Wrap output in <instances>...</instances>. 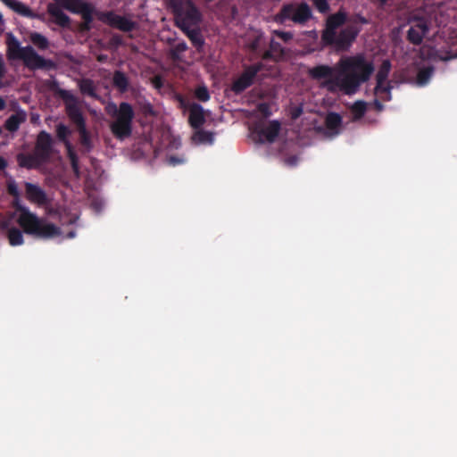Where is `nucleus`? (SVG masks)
Masks as SVG:
<instances>
[{"mask_svg": "<svg viewBox=\"0 0 457 457\" xmlns=\"http://www.w3.org/2000/svg\"><path fill=\"white\" fill-rule=\"evenodd\" d=\"M434 72L432 66H428L420 69L417 74V81L420 85H425L428 82Z\"/></svg>", "mask_w": 457, "mask_h": 457, "instance_id": "31", "label": "nucleus"}, {"mask_svg": "<svg viewBox=\"0 0 457 457\" xmlns=\"http://www.w3.org/2000/svg\"><path fill=\"white\" fill-rule=\"evenodd\" d=\"M74 235H75V233H74V232H71V233L69 234V237H74Z\"/></svg>", "mask_w": 457, "mask_h": 457, "instance_id": "50", "label": "nucleus"}, {"mask_svg": "<svg viewBox=\"0 0 457 457\" xmlns=\"http://www.w3.org/2000/svg\"><path fill=\"white\" fill-rule=\"evenodd\" d=\"M312 3L321 13H325L329 10L328 0H312Z\"/></svg>", "mask_w": 457, "mask_h": 457, "instance_id": "38", "label": "nucleus"}, {"mask_svg": "<svg viewBox=\"0 0 457 457\" xmlns=\"http://www.w3.org/2000/svg\"><path fill=\"white\" fill-rule=\"evenodd\" d=\"M67 157L69 158V161L71 162V166L72 169V171L76 178L80 177V170H79V157L75 151L68 153Z\"/></svg>", "mask_w": 457, "mask_h": 457, "instance_id": "34", "label": "nucleus"}, {"mask_svg": "<svg viewBox=\"0 0 457 457\" xmlns=\"http://www.w3.org/2000/svg\"><path fill=\"white\" fill-rule=\"evenodd\" d=\"M170 162L172 164L179 163V161L176 157H170Z\"/></svg>", "mask_w": 457, "mask_h": 457, "instance_id": "48", "label": "nucleus"}, {"mask_svg": "<svg viewBox=\"0 0 457 457\" xmlns=\"http://www.w3.org/2000/svg\"><path fill=\"white\" fill-rule=\"evenodd\" d=\"M81 29L82 30H89L90 29V25H87V23H85V21H83V23L81 25Z\"/></svg>", "mask_w": 457, "mask_h": 457, "instance_id": "47", "label": "nucleus"}, {"mask_svg": "<svg viewBox=\"0 0 457 457\" xmlns=\"http://www.w3.org/2000/svg\"><path fill=\"white\" fill-rule=\"evenodd\" d=\"M374 70L372 61L363 54H357L339 62V75L329 79V83L340 87L345 94H353L370 79Z\"/></svg>", "mask_w": 457, "mask_h": 457, "instance_id": "2", "label": "nucleus"}, {"mask_svg": "<svg viewBox=\"0 0 457 457\" xmlns=\"http://www.w3.org/2000/svg\"><path fill=\"white\" fill-rule=\"evenodd\" d=\"M29 40L36 46L39 50H46L49 47L48 39L38 32H31L29 34Z\"/></svg>", "mask_w": 457, "mask_h": 457, "instance_id": "28", "label": "nucleus"}, {"mask_svg": "<svg viewBox=\"0 0 457 457\" xmlns=\"http://www.w3.org/2000/svg\"><path fill=\"white\" fill-rule=\"evenodd\" d=\"M378 3L380 4V5H385V4H387V2H388L389 0H378Z\"/></svg>", "mask_w": 457, "mask_h": 457, "instance_id": "49", "label": "nucleus"}, {"mask_svg": "<svg viewBox=\"0 0 457 457\" xmlns=\"http://www.w3.org/2000/svg\"><path fill=\"white\" fill-rule=\"evenodd\" d=\"M16 161L19 167L27 170H36L45 164L34 152L32 154L19 153L16 155Z\"/></svg>", "mask_w": 457, "mask_h": 457, "instance_id": "16", "label": "nucleus"}, {"mask_svg": "<svg viewBox=\"0 0 457 457\" xmlns=\"http://www.w3.org/2000/svg\"><path fill=\"white\" fill-rule=\"evenodd\" d=\"M107 112L113 118L110 124V129L115 138L124 140L132 134V123L135 112L130 104L121 102L117 107L115 104L109 106Z\"/></svg>", "mask_w": 457, "mask_h": 457, "instance_id": "6", "label": "nucleus"}, {"mask_svg": "<svg viewBox=\"0 0 457 457\" xmlns=\"http://www.w3.org/2000/svg\"><path fill=\"white\" fill-rule=\"evenodd\" d=\"M195 96L201 102H207L210 99V93L206 86H199L195 91Z\"/></svg>", "mask_w": 457, "mask_h": 457, "instance_id": "37", "label": "nucleus"}, {"mask_svg": "<svg viewBox=\"0 0 457 457\" xmlns=\"http://www.w3.org/2000/svg\"><path fill=\"white\" fill-rule=\"evenodd\" d=\"M99 20L122 32H131L136 29V22L112 11L101 12Z\"/></svg>", "mask_w": 457, "mask_h": 457, "instance_id": "11", "label": "nucleus"}, {"mask_svg": "<svg viewBox=\"0 0 457 457\" xmlns=\"http://www.w3.org/2000/svg\"><path fill=\"white\" fill-rule=\"evenodd\" d=\"M187 50V43L185 41L179 42L172 47V49L170 51L171 58L175 61L179 60L180 54L186 52Z\"/></svg>", "mask_w": 457, "mask_h": 457, "instance_id": "35", "label": "nucleus"}, {"mask_svg": "<svg viewBox=\"0 0 457 457\" xmlns=\"http://www.w3.org/2000/svg\"><path fill=\"white\" fill-rule=\"evenodd\" d=\"M254 79L255 78L245 68H244V71L239 77L232 82L230 89L236 95H240L253 85Z\"/></svg>", "mask_w": 457, "mask_h": 457, "instance_id": "14", "label": "nucleus"}, {"mask_svg": "<svg viewBox=\"0 0 457 457\" xmlns=\"http://www.w3.org/2000/svg\"><path fill=\"white\" fill-rule=\"evenodd\" d=\"M272 56H273V55H272V53H271L270 50H267V51H265V52L263 53V54H262V58L263 60H270V59H272Z\"/></svg>", "mask_w": 457, "mask_h": 457, "instance_id": "45", "label": "nucleus"}, {"mask_svg": "<svg viewBox=\"0 0 457 457\" xmlns=\"http://www.w3.org/2000/svg\"><path fill=\"white\" fill-rule=\"evenodd\" d=\"M167 4L179 29L185 27L199 26L202 22V13L192 0H169Z\"/></svg>", "mask_w": 457, "mask_h": 457, "instance_id": "8", "label": "nucleus"}, {"mask_svg": "<svg viewBox=\"0 0 457 457\" xmlns=\"http://www.w3.org/2000/svg\"><path fill=\"white\" fill-rule=\"evenodd\" d=\"M264 65L262 62H257L253 63L248 66H245V68L254 77H257V74L262 71Z\"/></svg>", "mask_w": 457, "mask_h": 457, "instance_id": "40", "label": "nucleus"}, {"mask_svg": "<svg viewBox=\"0 0 457 457\" xmlns=\"http://www.w3.org/2000/svg\"><path fill=\"white\" fill-rule=\"evenodd\" d=\"M55 130L57 138L63 143L67 154L73 152L74 148L69 140V137L71 135V130L63 123L57 124Z\"/></svg>", "mask_w": 457, "mask_h": 457, "instance_id": "20", "label": "nucleus"}, {"mask_svg": "<svg viewBox=\"0 0 457 457\" xmlns=\"http://www.w3.org/2000/svg\"><path fill=\"white\" fill-rule=\"evenodd\" d=\"M325 124L328 129L337 131L342 124V117L337 112H329L326 117Z\"/></svg>", "mask_w": 457, "mask_h": 457, "instance_id": "27", "label": "nucleus"}, {"mask_svg": "<svg viewBox=\"0 0 457 457\" xmlns=\"http://www.w3.org/2000/svg\"><path fill=\"white\" fill-rule=\"evenodd\" d=\"M373 104L375 106V109L378 112L384 109L383 104L378 99H375Z\"/></svg>", "mask_w": 457, "mask_h": 457, "instance_id": "43", "label": "nucleus"}, {"mask_svg": "<svg viewBox=\"0 0 457 457\" xmlns=\"http://www.w3.org/2000/svg\"><path fill=\"white\" fill-rule=\"evenodd\" d=\"M93 12H94V7L91 4L87 3L85 6L79 11L78 14H80L83 21L87 23V25H91L93 21Z\"/></svg>", "mask_w": 457, "mask_h": 457, "instance_id": "32", "label": "nucleus"}, {"mask_svg": "<svg viewBox=\"0 0 457 457\" xmlns=\"http://www.w3.org/2000/svg\"><path fill=\"white\" fill-rule=\"evenodd\" d=\"M2 134V128L0 127V135Z\"/></svg>", "mask_w": 457, "mask_h": 457, "instance_id": "54", "label": "nucleus"}, {"mask_svg": "<svg viewBox=\"0 0 457 457\" xmlns=\"http://www.w3.org/2000/svg\"><path fill=\"white\" fill-rule=\"evenodd\" d=\"M17 222L26 234L36 238L51 239L62 234L59 227L46 219L39 218L27 208H21Z\"/></svg>", "mask_w": 457, "mask_h": 457, "instance_id": "5", "label": "nucleus"}, {"mask_svg": "<svg viewBox=\"0 0 457 457\" xmlns=\"http://www.w3.org/2000/svg\"><path fill=\"white\" fill-rule=\"evenodd\" d=\"M61 8L58 4H49L47 5V12L54 19L55 24L62 28H68L71 25V19Z\"/></svg>", "mask_w": 457, "mask_h": 457, "instance_id": "18", "label": "nucleus"}, {"mask_svg": "<svg viewBox=\"0 0 457 457\" xmlns=\"http://www.w3.org/2000/svg\"><path fill=\"white\" fill-rule=\"evenodd\" d=\"M7 238L9 244L12 246L21 245L23 244L24 241L22 232L19 228L14 227L7 230Z\"/></svg>", "mask_w": 457, "mask_h": 457, "instance_id": "29", "label": "nucleus"}, {"mask_svg": "<svg viewBox=\"0 0 457 457\" xmlns=\"http://www.w3.org/2000/svg\"><path fill=\"white\" fill-rule=\"evenodd\" d=\"M112 85L120 93H126L129 90V80L127 75L121 71H115L112 76Z\"/></svg>", "mask_w": 457, "mask_h": 457, "instance_id": "22", "label": "nucleus"}, {"mask_svg": "<svg viewBox=\"0 0 457 457\" xmlns=\"http://www.w3.org/2000/svg\"><path fill=\"white\" fill-rule=\"evenodd\" d=\"M259 110L261 112H262L265 116L270 115L269 106L266 104H261L259 105Z\"/></svg>", "mask_w": 457, "mask_h": 457, "instance_id": "42", "label": "nucleus"}, {"mask_svg": "<svg viewBox=\"0 0 457 457\" xmlns=\"http://www.w3.org/2000/svg\"><path fill=\"white\" fill-rule=\"evenodd\" d=\"M180 30L188 37L198 52L203 51L205 42L199 26L185 27Z\"/></svg>", "mask_w": 457, "mask_h": 457, "instance_id": "19", "label": "nucleus"}, {"mask_svg": "<svg viewBox=\"0 0 457 457\" xmlns=\"http://www.w3.org/2000/svg\"><path fill=\"white\" fill-rule=\"evenodd\" d=\"M2 22H3V16H2V14L0 13V23H2Z\"/></svg>", "mask_w": 457, "mask_h": 457, "instance_id": "51", "label": "nucleus"}, {"mask_svg": "<svg viewBox=\"0 0 457 457\" xmlns=\"http://www.w3.org/2000/svg\"><path fill=\"white\" fill-rule=\"evenodd\" d=\"M313 18L311 6L304 1L284 4L274 15L273 21L280 25L292 22L295 25L305 26Z\"/></svg>", "mask_w": 457, "mask_h": 457, "instance_id": "7", "label": "nucleus"}, {"mask_svg": "<svg viewBox=\"0 0 457 457\" xmlns=\"http://www.w3.org/2000/svg\"><path fill=\"white\" fill-rule=\"evenodd\" d=\"M192 140L195 144H209L212 145L214 141V133L197 129L192 136Z\"/></svg>", "mask_w": 457, "mask_h": 457, "instance_id": "24", "label": "nucleus"}, {"mask_svg": "<svg viewBox=\"0 0 457 457\" xmlns=\"http://www.w3.org/2000/svg\"><path fill=\"white\" fill-rule=\"evenodd\" d=\"M280 130V123L278 120H271L268 125L256 126L253 129L255 140L259 143H273L278 137Z\"/></svg>", "mask_w": 457, "mask_h": 457, "instance_id": "12", "label": "nucleus"}, {"mask_svg": "<svg viewBox=\"0 0 457 457\" xmlns=\"http://www.w3.org/2000/svg\"><path fill=\"white\" fill-rule=\"evenodd\" d=\"M26 120V114L23 112L12 114L4 122V129L9 132H15L21 124Z\"/></svg>", "mask_w": 457, "mask_h": 457, "instance_id": "21", "label": "nucleus"}, {"mask_svg": "<svg viewBox=\"0 0 457 457\" xmlns=\"http://www.w3.org/2000/svg\"><path fill=\"white\" fill-rule=\"evenodd\" d=\"M8 166L7 161L0 155V170H4Z\"/></svg>", "mask_w": 457, "mask_h": 457, "instance_id": "44", "label": "nucleus"}, {"mask_svg": "<svg viewBox=\"0 0 457 457\" xmlns=\"http://www.w3.org/2000/svg\"><path fill=\"white\" fill-rule=\"evenodd\" d=\"M274 35L283 40L285 43L293 39L294 34L290 31L274 30Z\"/></svg>", "mask_w": 457, "mask_h": 457, "instance_id": "39", "label": "nucleus"}, {"mask_svg": "<svg viewBox=\"0 0 457 457\" xmlns=\"http://www.w3.org/2000/svg\"><path fill=\"white\" fill-rule=\"evenodd\" d=\"M6 104L4 100L0 96V111H3L5 108Z\"/></svg>", "mask_w": 457, "mask_h": 457, "instance_id": "46", "label": "nucleus"}, {"mask_svg": "<svg viewBox=\"0 0 457 457\" xmlns=\"http://www.w3.org/2000/svg\"><path fill=\"white\" fill-rule=\"evenodd\" d=\"M367 105L363 101H357L352 106V112L355 119H361L366 112Z\"/></svg>", "mask_w": 457, "mask_h": 457, "instance_id": "33", "label": "nucleus"}, {"mask_svg": "<svg viewBox=\"0 0 457 457\" xmlns=\"http://www.w3.org/2000/svg\"><path fill=\"white\" fill-rule=\"evenodd\" d=\"M390 70L391 62H389V60H384L376 76L377 90H379V88H381V84H384L385 81L387 79Z\"/></svg>", "mask_w": 457, "mask_h": 457, "instance_id": "26", "label": "nucleus"}, {"mask_svg": "<svg viewBox=\"0 0 457 457\" xmlns=\"http://www.w3.org/2000/svg\"><path fill=\"white\" fill-rule=\"evenodd\" d=\"M407 23L410 26L406 35L407 40L414 46H420L429 32L428 20L423 16L412 15L409 17Z\"/></svg>", "mask_w": 457, "mask_h": 457, "instance_id": "9", "label": "nucleus"}, {"mask_svg": "<svg viewBox=\"0 0 457 457\" xmlns=\"http://www.w3.org/2000/svg\"><path fill=\"white\" fill-rule=\"evenodd\" d=\"M375 95L378 96L380 98H382L384 101H390L391 100V86H384V84H381V88L379 90H377V86L375 87Z\"/></svg>", "mask_w": 457, "mask_h": 457, "instance_id": "36", "label": "nucleus"}, {"mask_svg": "<svg viewBox=\"0 0 457 457\" xmlns=\"http://www.w3.org/2000/svg\"><path fill=\"white\" fill-rule=\"evenodd\" d=\"M4 5L18 13L29 19H40V15L33 12L28 5L19 0H0Z\"/></svg>", "mask_w": 457, "mask_h": 457, "instance_id": "15", "label": "nucleus"}, {"mask_svg": "<svg viewBox=\"0 0 457 457\" xmlns=\"http://www.w3.org/2000/svg\"><path fill=\"white\" fill-rule=\"evenodd\" d=\"M79 90L83 95L96 97L94 81L90 79H82L79 83Z\"/></svg>", "mask_w": 457, "mask_h": 457, "instance_id": "30", "label": "nucleus"}, {"mask_svg": "<svg viewBox=\"0 0 457 457\" xmlns=\"http://www.w3.org/2000/svg\"><path fill=\"white\" fill-rule=\"evenodd\" d=\"M54 141L52 136L45 131H40L36 138L34 153L42 160L44 163H47L54 154Z\"/></svg>", "mask_w": 457, "mask_h": 457, "instance_id": "10", "label": "nucleus"}, {"mask_svg": "<svg viewBox=\"0 0 457 457\" xmlns=\"http://www.w3.org/2000/svg\"><path fill=\"white\" fill-rule=\"evenodd\" d=\"M104 60V57H99L98 61Z\"/></svg>", "mask_w": 457, "mask_h": 457, "instance_id": "53", "label": "nucleus"}, {"mask_svg": "<svg viewBox=\"0 0 457 457\" xmlns=\"http://www.w3.org/2000/svg\"><path fill=\"white\" fill-rule=\"evenodd\" d=\"M7 57L10 60H21L31 71L49 70L54 68V62L39 55L31 46H21L19 40L8 34L6 38Z\"/></svg>", "mask_w": 457, "mask_h": 457, "instance_id": "4", "label": "nucleus"}, {"mask_svg": "<svg viewBox=\"0 0 457 457\" xmlns=\"http://www.w3.org/2000/svg\"><path fill=\"white\" fill-rule=\"evenodd\" d=\"M332 73V68L328 65H318L309 71L310 76L314 79H328Z\"/></svg>", "mask_w": 457, "mask_h": 457, "instance_id": "25", "label": "nucleus"}, {"mask_svg": "<svg viewBox=\"0 0 457 457\" xmlns=\"http://www.w3.org/2000/svg\"><path fill=\"white\" fill-rule=\"evenodd\" d=\"M56 95L64 102L65 112L69 119L75 124L79 135V143L83 154L89 153L93 149V142L90 133L87 129L86 120L78 104V100L70 91L58 87Z\"/></svg>", "mask_w": 457, "mask_h": 457, "instance_id": "3", "label": "nucleus"}, {"mask_svg": "<svg viewBox=\"0 0 457 457\" xmlns=\"http://www.w3.org/2000/svg\"><path fill=\"white\" fill-rule=\"evenodd\" d=\"M104 60V57H99L98 61Z\"/></svg>", "mask_w": 457, "mask_h": 457, "instance_id": "52", "label": "nucleus"}, {"mask_svg": "<svg viewBox=\"0 0 457 457\" xmlns=\"http://www.w3.org/2000/svg\"><path fill=\"white\" fill-rule=\"evenodd\" d=\"M26 198L38 205H45L48 203L46 193L38 186L30 182H25Z\"/></svg>", "mask_w": 457, "mask_h": 457, "instance_id": "13", "label": "nucleus"}, {"mask_svg": "<svg viewBox=\"0 0 457 457\" xmlns=\"http://www.w3.org/2000/svg\"><path fill=\"white\" fill-rule=\"evenodd\" d=\"M368 20L361 14H356L348 20L347 12L341 8L327 17L325 27L321 31L320 43L322 46L332 47L338 52L348 51L361 30L359 24H368Z\"/></svg>", "mask_w": 457, "mask_h": 457, "instance_id": "1", "label": "nucleus"}, {"mask_svg": "<svg viewBox=\"0 0 457 457\" xmlns=\"http://www.w3.org/2000/svg\"><path fill=\"white\" fill-rule=\"evenodd\" d=\"M7 192L10 195L17 198L20 195L18 187L14 181H9L7 183Z\"/></svg>", "mask_w": 457, "mask_h": 457, "instance_id": "41", "label": "nucleus"}, {"mask_svg": "<svg viewBox=\"0 0 457 457\" xmlns=\"http://www.w3.org/2000/svg\"><path fill=\"white\" fill-rule=\"evenodd\" d=\"M56 3L63 9L72 12L79 13L86 5L87 2L82 0H55Z\"/></svg>", "mask_w": 457, "mask_h": 457, "instance_id": "23", "label": "nucleus"}, {"mask_svg": "<svg viewBox=\"0 0 457 457\" xmlns=\"http://www.w3.org/2000/svg\"><path fill=\"white\" fill-rule=\"evenodd\" d=\"M188 122L195 129H200L205 123V115L204 108L196 103H193L188 109Z\"/></svg>", "mask_w": 457, "mask_h": 457, "instance_id": "17", "label": "nucleus"}]
</instances>
